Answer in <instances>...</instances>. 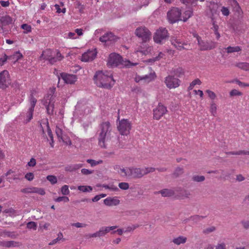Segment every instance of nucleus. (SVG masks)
<instances>
[{
	"instance_id": "nucleus-47",
	"label": "nucleus",
	"mask_w": 249,
	"mask_h": 249,
	"mask_svg": "<svg viewBox=\"0 0 249 249\" xmlns=\"http://www.w3.org/2000/svg\"><path fill=\"white\" fill-rule=\"evenodd\" d=\"M201 84V81L199 79H196L194 80L192 82V83L190 84L188 89L189 90H191L193 89L194 87L196 85H200Z\"/></svg>"
},
{
	"instance_id": "nucleus-15",
	"label": "nucleus",
	"mask_w": 249,
	"mask_h": 249,
	"mask_svg": "<svg viewBox=\"0 0 249 249\" xmlns=\"http://www.w3.org/2000/svg\"><path fill=\"white\" fill-rule=\"evenodd\" d=\"M166 107L160 103L157 108L153 110V117L156 120H159L166 112Z\"/></svg>"
},
{
	"instance_id": "nucleus-21",
	"label": "nucleus",
	"mask_w": 249,
	"mask_h": 249,
	"mask_svg": "<svg viewBox=\"0 0 249 249\" xmlns=\"http://www.w3.org/2000/svg\"><path fill=\"white\" fill-rule=\"evenodd\" d=\"M83 164H75L69 165L65 167V170L66 171L72 172L79 169L80 168L83 167Z\"/></svg>"
},
{
	"instance_id": "nucleus-13",
	"label": "nucleus",
	"mask_w": 249,
	"mask_h": 249,
	"mask_svg": "<svg viewBox=\"0 0 249 249\" xmlns=\"http://www.w3.org/2000/svg\"><path fill=\"white\" fill-rule=\"evenodd\" d=\"M9 84V74L7 70L0 72V88L5 89Z\"/></svg>"
},
{
	"instance_id": "nucleus-50",
	"label": "nucleus",
	"mask_w": 249,
	"mask_h": 249,
	"mask_svg": "<svg viewBox=\"0 0 249 249\" xmlns=\"http://www.w3.org/2000/svg\"><path fill=\"white\" fill-rule=\"evenodd\" d=\"M118 186L120 189L126 190L129 188V184L127 182H121L119 183Z\"/></svg>"
},
{
	"instance_id": "nucleus-60",
	"label": "nucleus",
	"mask_w": 249,
	"mask_h": 249,
	"mask_svg": "<svg viewBox=\"0 0 249 249\" xmlns=\"http://www.w3.org/2000/svg\"><path fill=\"white\" fill-rule=\"evenodd\" d=\"M206 92L208 94V96L211 99H214L216 97L215 94L212 91L210 90H207Z\"/></svg>"
},
{
	"instance_id": "nucleus-12",
	"label": "nucleus",
	"mask_w": 249,
	"mask_h": 249,
	"mask_svg": "<svg viewBox=\"0 0 249 249\" xmlns=\"http://www.w3.org/2000/svg\"><path fill=\"white\" fill-rule=\"evenodd\" d=\"M164 82L166 86L171 89L178 87L180 85V80L173 75H169L165 78Z\"/></svg>"
},
{
	"instance_id": "nucleus-3",
	"label": "nucleus",
	"mask_w": 249,
	"mask_h": 249,
	"mask_svg": "<svg viewBox=\"0 0 249 249\" xmlns=\"http://www.w3.org/2000/svg\"><path fill=\"white\" fill-rule=\"evenodd\" d=\"M55 91V88L50 89L49 92L42 100L43 105L46 107L47 114L50 115H53L54 112L55 100L53 94Z\"/></svg>"
},
{
	"instance_id": "nucleus-28",
	"label": "nucleus",
	"mask_w": 249,
	"mask_h": 249,
	"mask_svg": "<svg viewBox=\"0 0 249 249\" xmlns=\"http://www.w3.org/2000/svg\"><path fill=\"white\" fill-rule=\"evenodd\" d=\"M181 1L188 6L192 7L196 6L197 5V0H180Z\"/></svg>"
},
{
	"instance_id": "nucleus-4",
	"label": "nucleus",
	"mask_w": 249,
	"mask_h": 249,
	"mask_svg": "<svg viewBox=\"0 0 249 249\" xmlns=\"http://www.w3.org/2000/svg\"><path fill=\"white\" fill-rule=\"evenodd\" d=\"M194 36L196 37L200 51L211 50L216 47V43L214 41L202 40L201 37L197 34H195Z\"/></svg>"
},
{
	"instance_id": "nucleus-25",
	"label": "nucleus",
	"mask_w": 249,
	"mask_h": 249,
	"mask_svg": "<svg viewBox=\"0 0 249 249\" xmlns=\"http://www.w3.org/2000/svg\"><path fill=\"white\" fill-rule=\"evenodd\" d=\"M187 241V238L183 236H179L177 238H175L172 242L177 245H179L181 244H184L186 243Z\"/></svg>"
},
{
	"instance_id": "nucleus-45",
	"label": "nucleus",
	"mask_w": 249,
	"mask_h": 249,
	"mask_svg": "<svg viewBox=\"0 0 249 249\" xmlns=\"http://www.w3.org/2000/svg\"><path fill=\"white\" fill-rule=\"evenodd\" d=\"M61 193L64 195H68L70 194L69 187L67 185H65L61 187Z\"/></svg>"
},
{
	"instance_id": "nucleus-23",
	"label": "nucleus",
	"mask_w": 249,
	"mask_h": 249,
	"mask_svg": "<svg viewBox=\"0 0 249 249\" xmlns=\"http://www.w3.org/2000/svg\"><path fill=\"white\" fill-rule=\"evenodd\" d=\"M162 196L169 197L173 196L175 195V192L173 190L168 189H164L159 192Z\"/></svg>"
},
{
	"instance_id": "nucleus-53",
	"label": "nucleus",
	"mask_w": 249,
	"mask_h": 249,
	"mask_svg": "<svg viewBox=\"0 0 249 249\" xmlns=\"http://www.w3.org/2000/svg\"><path fill=\"white\" fill-rule=\"evenodd\" d=\"M104 230L106 234L109 232L110 231L114 230L118 228L117 226H113L110 227H102Z\"/></svg>"
},
{
	"instance_id": "nucleus-49",
	"label": "nucleus",
	"mask_w": 249,
	"mask_h": 249,
	"mask_svg": "<svg viewBox=\"0 0 249 249\" xmlns=\"http://www.w3.org/2000/svg\"><path fill=\"white\" fill-rule=\"evenodd\" d=\"M34 193H37L40 195H44L45 192L43 189L39 188L36 187H33Z\"/></svg>"
},
{
	"instance_id": "nucleus-5",
	"label": "nucleus",
	"mask_w": 249,
	"mask_h": 249,
	"mask_svg": "<svg viewBox=\"0 0 249 249\" xmlns=\"http://www.w3.org/2000/svg\"><path fill=\"white\" fill-rule=\"evenodd\" d=\"M181 11L177 7H173L170 10L167 14V17L169 22L173 24L179 20H181Z\"/></svg>"
},
{
	"instance_id": "nucleus-9",
	"label": "nucleus",
	"mask_w": 249,
	"mask_h": 249,
	"mask_svg": "<svg viewBox=\"0 0 249 249\" xmlns=\"http://www.w3.org/2000/svg\"><path fill=\"white\" fill-rule=\"evenodd\" d=\"M123 61V57L120 54L112 53L109 56L107 65L111 68L116 67L122 64Z\"/></svg>"
},
{
	"instance_id": "nucleus-6",
	"label": "nucleus",
	"mask_w": 249,
	"mask_h": 249,
	"mask_svg": "<svg viewBox=\"0 0 249 249\" xmlns=\"http://www.w3.org/2000/svg\"><path fill=\"white\" fill-rule=\"evenodd\" d=\"M135 35L141 38L142 42H146L150 38L151 33L149 30L144 26L138 27L135 31Z\"/></svg>"
},
{
	"instance_id": "nucleus-19",
	"label": "nucleus",
	"mask_w": 249,
	"mask_h": 249,
	"mask_svg": "<svg viewBox=\"0 0 249 249\" xmlns=\"http://www.w3.org/2000/svg\"><path fill=\"white\" fill-rule=\"evenodd\" d=\"M104 203L108 206H117L120 204V201L115 197H108L104 200Z\"/></svg>"
},
{
	"instance_id": "nucleus-17",
	"label": "nucleus",
	"mask_w": 249,
	"mask_h": 249,
	"mask_svg": "<svg viewBox=\"0 0 249 249\" xmlns=\"http://www.w3.org/2000/svg\"><path fill=\"white\" fill-rule=\"evenodd\" d=\"M171 43L175 46L178 50L180 51L182 50H189L190 45L185 42H182L178 39L172 38Z\"/></svg>"
},
{
	"instance_id": "nucleus-18",
	"label": "nucleus",
	"mask_w": 249,
	"mask_h": 249,
	"mask_svg": "<svg viewBox=\"0 0 249 249\" xmlns=\"http://www.w3.org/2000/svg\"><path fill=\"white\" fill-rule=\"evenodd\" d=\"M61 75L62 79L67 84H72L77 80V77L75 75L62 73Z\"/></svg>"
},
{
	"instance_id": "nucleus-54",
	"label": "nucleus",
	"mask_w": 249,
	"mask_h": 249,
	"mask_svg": "<svg viewBox=\"0 0 249 249\" xmlns=\"http://www.w3.org/2000/svg\"><path fill=\"white\" fill-rule=\"evenodd\" d=\"M210 10L212 14L216 13V9L217 8V5L214 3H210V5L209 6Z\"/></svg>"
},
{
	"instance_id": "nucleus-42",
	"label": "nucleus",
	"mask_w": 249,
	"mask_h": 249,
	"mask_svg": "<svg viewBox=\"0 0 249 249\" xmlns=\"http://www.w3.org/2000/svg\"><path fill=\"white\" fill-rule=\"evenodd\" d=\"M34 109H29V110L27 112V117L28 118L26 120V123L29 122L33 118V115L34 112Z\"/></svg>"
},
{
	"instance_id": "nucleus-48",
	"label": "nucleus",
	"mask_w": 249,
	"mask_h": 249,
	"mask_svg": "<svg viewBox=\"0 0 249 249\" xmlns=\"http://www.w3.org/2000/svg\"><path fill=\"white\" fill-rule=\"evenodd\" d=\"M242 95V93L237 89H233L231 90L230 92V96H241Z\"/></svg>"
},
{
	"instance_id": "nucleus-55",
	"label": "nucleus",
	"mask_w": 249,
	"mask_h": 249,
	"mask_svg": "<svg viewBox=\"0 0 249 249\" xmlns=\"http://www.w3.org/2000/svg\"><path fill=\"white\" fill-rule=\"evenodd\" d=\"M235 82L239 86L242 87H249V84L242 82L241 81H239L238 79L234 80L233 81H232V82Z\"/></svg>"
},
{
	"instance_id": "nucleus-63",
	"label": "nucleus",
	"mask_w": 249,
	"mask_h": 249,
	"mask_svg": "<svg viewBox=\"0 0 249 249\" xmlns=\"http://www.w3.org/2000/svg\"><path fill=\"white\" fill-rule=\"evenodd\" d=\"M81 173L85 175H88L89 174H92L93 173V170H89L87 169L83 168L81 170Z\"/></svg>"
},
{
	"instance_id": "nucleus-27",
	"label": "nucleus",
	"mask_w": 249,
	"mask_h": 249,
	"mask_svg": "<svg viewBox=\"0 0 249 249\" xmlns=\"http://www.w3.org/2000/svg\"><path fill=\"white\" fill-rule=\"evenodd\" d=\"M227 53H232L234 52H238L241 51V48L239 46L231 47L229 46L225 48Z\"/></svg>"
},
{
	"instance_id": "nucleus-51",
	"label": "nucleus",
	"mask_w": 249,
	"mask_h": 249,
	"mask_svg": "<svg viewBox=\"0 0 249 249\" xmlns=\"http://www.w3.org/2000/svg\"><path fill=\"white\" fill-rule=\"evenodd\" d=\"M156 170V168L153 167H147L145 168H143V176L147 174L148 173L153 172Z\"/></svg>"
},
{
	"instance_id": "nucleus-22",
	"label": "nucleus",
	"mask_w": 249,
	"mask_h": 249,
	"mask_svg": "<svg viewBox=\"0 0 249 249\" xmlns=\"http://www.w3.org/2000/svg\"><path fill=\"white\" fill-rule=\"evenodd\" d=\"M106 235L105 232L104 231V229L102 227L100 230L96 231V232L92 234H89L86 236L91 238V237H100L101 236H104Z\"/></svg>"
},
{
	"instance_id": "nucleus-52",
	"label": "nucleus",
	"mask_w": 249,
	"mask_h": 249,
	"mask_svg": "<svg viewBox=\"0 0 249 249\" xmlns=\"http://www.w3.org/2000/svg\"><path fill=\"white\" fill-rule=\"evenodd\" d=\"M181 192L180 193V195L182 197H188L189 196L191 195L190 192L186 190H181Z\"/></svg>"
},
{
	"instance_id": "nucleus-32",
	"label": "nucleus",
	"mask_w": 249,
	"mask_h": 249,
	"mask_svg": "<svg viewBox=\"0 0 249 249\" xmlns=\"http://www.w3.org/2000/svg\"><path fill=\"white\" fill-rule=\"evenodd\" d=\"M47 133H48V136L50 137L51 141V142H50V145L52 147H53L54 141H53V135L52 130L49 126L48 123H47Z\"/></svg>"
},
{
	"instance_id": "nucleus-2",
	"label": "nucleus",
	"mask_w": 249,
	"mask_h": 249,
	"mask_svg": "<svg viewBox=\"0 0 249 249\" xmlns=\"http://www.w3.org/2000/svg\"><path fill=\"white\" fill-rule=\"evenodd\" d=\"M101 132L99 134L98 143L102 148H106L107 145L113 137L111 136V127L109 122H104L100 125Z\"/></svg>"
},
{
	"instance_id": "nucleus-58",
	"label": "nucleus",
	"mask_w": 249,
	"mask_h": 249,
	"mask_svg": "<svg viewBox=\"0 0 249 249\" xmlns=\"http://www.w3.org/2000/svg\"><path fill=\"white\" fill-rule=\"evenodd\" d=\"M130 167H128L126 168H122L120 169L122 173H124V175L123 176H127L129 177Z\"/></svg>"
},
{
	"instance_id": "nucleus-24",
	"label": "nucleus",
	"mask_w": 249,
	"mask_h": 249,
	"mask_svg": "<svg viewBox=\"0 0 249 249\" xmlns=\"http://www.w3.org/2000/svg\"><path fill=\"white\" fill-rule=\"evenodd\" d=\"M206 217V216H200L199 215H194L188 218V220L192 221L194 224H198L202 219Z\"/></svg>"
},
{
	"instance_id": "nucleus-8",
	"label": "nucleus",
	"mask_w": 249,
	"mask_h": 249,
	"mask_svg": "<svg viewBox=\"0 0 249 249\" xmlns=\"http://www.w3.org/2000/svg\"><path fill=\"white\" fill-rule=\"evenodd\" d=\"M167 37H168L167 30L165 28H160L155 34L154 40L157 43L161 44Z\"/></svg>"
},
{
	"instance_id": "nucleus-20",
	"label": "nucleus",
	"mask_w": 249,
	"mask_h": 249,
	"mask_svg": "<svg viewBox=\"0 0 249 249\" xmlns=\"http://www.w3.org/2000/svg\"><path fill=\"white\" fill-rule=\"evenodd\" d=\"M20 245L21 244L19 242L14 241H0V246L7 248L19 247Z\"/></svg>"
},
{
	"instance_id": "nucleus-62",
	"label": "nucleus",
	"mask_w": 249,
	"mask_h": 249,
	"mask_svg": "<svg viewBox=\"0 0 249 249\" xmlns=\"http://www.w3.org/2000/svg\"><path fill=\"white\" fill-rule=\"evenodd\" d=\"M55 133H56V134L57 136V137L58 138H61V139H62V130L61 129H60L59 127H56V129H55Z\"/></svg>"
},
{
	"instance_id": "nucleus-46",
	"label": "nucleus",
	"mask_w": 249,
	"mask_h": 249,
	"mask_svg": "<svg viewBox=\"0 0 249 249\" xmlns=\"http://www.w3.org/2000/svg\"><path fill=\"white\" fill-rule=\"evenodd\" d=\"M69 198L67 196H59L54 199V201L56 202H61L64 201V202H68L69 201Z\"/></svg>"
},
{
	"instance_id": "nucleus-44",
	"label": "nucleus",
	"mask_w": 249,
	"mask_h": 249,
	"mask_svg": "<svg viewBox=\"0 0 249 249\" xmlns=\"http://www.w3.org/2000/svg\"><path fill=\"white\" fill-rule=\"evenodd\" d=\"M231 5L233 6L234 7V8L236 9V10L238 12H239V11L241 10V9L239 6V3L236 1V0H233L231 1Z\"/></svg>"
},
{
	"instance_id": "nucleus-34",
	"label": "nucleus",
	"mask_w": 249,
	"mask_h": 249,
	"mask_svg": "<svg viewBox=\"0 0 249 249\" xmlns=\"http://www.w3.org/2000/svg\"><path fill=\"white\" fill-rule=\"evenodd\" d=\"M183 172V169L182 168L178 167L175 169L174 172L173 173V176L175 178H178L180 175H182Z\"/></svg>"
},
{
	"instance_id": "nucleus-7",
	"label": "nucleus",
	"mask_w": 249,
	"mask_h": 249,
	"mask_svg": "<svg viewBox=\"0 0 249 249\" xmlns=\"http://www.w3.org/2000/svg\"><path fill=\"white\" fill-rule=\"evenodd\" d=\"M14 21L8 15L2 16L0 18V27L3 33L7 34L11 30L10 26L14 24Z\"/></svg>"
},
{
	"instance_id": "nucleus-29",
	"label": "nucleus",
	"mask_w": 249,
	"mask_h": 249,
	"mask_svg": "<svg viewBox=\"0 0 249 249\" xmlns=\"http://www.w3.org/2000/svg\"><path fill=\"white\" fill-rule=\"evenodd\" d=\"M172 72L174 74L173 76H176L177 77H180L183 75L184 71L181 68L178 67L176 69H174L172 70Z\"/></svg>"
},
{
	"instance_id": "nucleus-10",
	"label": "nucleus",
	"mask_w": 249,
	"mask_h": 249,
	"mask_svg": "<svg viewBox=\"0 0 249 249\" xmlns=\"http://www.w3.org/2000/svg\"><path fill=\"white\" fill-rule=\"evenodd\" d=\"M117 128L121 135H127L129 133L131 125L128 120L122 119L119 122V124Z\"/></svg>"
},
{
	"instance_id": "nucleus-11",
	"label": "nucleus",
	"mask_w": 249,
	"mask_h": 249,
	"mask_svg": "<svg viewBox=\"0 0 249 249\" xmlns=\"http://www.w3.org/2000/svg\"><path fill=\"white\" fill-rule=\"evenodd\" d=\"M55 52L51 49H46L42 52L40 56V59L47 60L49 61V63L52 65L57 61L58 60V59L55 57Z\"/></svg>"
},
{
	"instance_id": "nucleus-59",
	"label": "nucleus",
	"mask_w": 249,
	"mask_h": 249,
	"mask_svg": "<svg viewBox=\"0 0 249 249\" xmlns=\"http://www.w3.org/2000/svg\"><path fill=\"white\" fill-rule=\"evenodd\" d=\"M21 192L23 193H34L33 188H26L21 190Z\"/></svg>"
},
{
	"instance_id": "nucleus-36",
	"label": "nucleus",
	"mask_w": 249,
	"mask_h": 249,
	"mask_svg": "<svg viewBox=\"0 0 249 249\" xmlns=\"http://www.w3.org/2000/svg\"><path fill=\"white\" fill-rule=\"evenodd\" d=\"M205 178L204 176L195 175L192 178V180L195 182H200L205 180Z\"/></svg>"
},
{
	"instance_id": "nucleus-33",
	"label": "nucleus",
	"mask_w": 249,
	"mask_h": 249,
	"mask_svg": "<svg viewBox=\"0 0 249 249\" xmlns=\"http://www.w3.org/2000/svg\"><path fill=\"white\" fill-rule=\"evenodd\" d=\"M78 190L83 192H90L92 190V188L90 186H79Z\"/></svg>"
},
{
	"instance_id": "nucleus-31",
	"label": "nucleus",
	"mask_w": 249,
	"mask_h": 249,
	"mask_svg": "<svg viewBox=\"0 0 249 249\" xmlns=\"http://www.w3.org/2000/svg\"><path fill=\"white\" fill-rule=\"evenodd\" d=\"M193 14V10L192 9H190L187 11H185L183 14V19L182 20L184 22H186L189 18H190Z\"/></svg>"
},
{
	"instance_id": "nucleus-1",
	"label": "nucleus",
	"mask_w": 249,
	"mask_h": 249,
	"mask_svg": "<svg viewBox=\"0 0 249 249\" xmlns=\"http://www.w3.org/2000/svg\"><path fill=\"white\" fill-rule=\"evenodd\" d=\"M93 80L96 85L101 88L110 89L114 85L115 80L111 71H97L93 76Z\"/></svg>"
},
{
	"instance_id": "nucleus-38",
	"label": "nucleus",
	"mask_w": 249,
	"mask_h": 249,
	"mask_svg": "<svg viewBox=\"0 0 249 249\" xmlns=\"http://www.w3.org/2000/svg\"><path fill=\"white\" fill-rule=\"evenodd\" d=\"M216 230V228L214 226H211L208 227L203 230V233L205 234H208Z\"/></svg>"
},
{
	"instance_id": "nucleus-43",
	"label": "nucleus",
	"mask_w": 249,
	"mask_h": 249,
	"mask_svg": "<svg viewBox=\"0 0 249 249\" xmlns=\"http://www.w3.org/2000/svg\"><path fill=\"white\" fill-rule=\"evenodd\" d=\"M90 53H85L82 56L81 60L84 62L91 61L90 57L89 56Z\"/></svg>"
},
{
	"instance_id": "nucleus-37",
	"label": "nucleus",
	"mask_w": 249,
	"mask_h": 249,
	"mask_svg": "<svg viewBox=\"0 0 249 249\" xmlns=\"http://www.w3.org/2000/svg\"><path fill=\"white\" fill-rule=\"evenodd\" d=\"M30 102L31 104V107L29 108L34 109L35 107L37 102V100L34 97L33 94H30Z\"/></svg>"
},
{
	"instance_id": "nucleus-39",
	"label": "nucleus",
	"mask_w": 249,
	"mask_h": 249,
	"mask_svg": "<svg viewBox=\"0 0 249 249\" xmlns=\"http://www.w3.org/2000/svg\"><path fill=\"white\" fill-rule=\"evenodd\" d=\"M216 109L217 107L216 104L213 102H212L211 104L210 112L213 116H215Z\"/></svg>"
},
{
	"instance_id": "nucleus-57",
	"label": "nucleus",
	"mask_w": 249,
	"mask_h": 249,
	"mask_svg": "<svg viewBox=\"0 0 249 249\" xmlns=\"http://www.w3.org/2000/svg\"><path fill=\"white\" fill-rule=\"evenodd\" d=\"M95 50H96L94 51H90L87 52V53H90V54H89V55L90 57V59L91 60V61H92L96 57L97 52L95 51Z\"/></svg>"
},
{
	"instance_id": "nucleus-16",
	"label": "nucleus",
	"mask_w": 249,
	"mask_h": 249,
	"mask_svg": "<svg viewBox=\"0 0 249 249\" xmlns=\"http://www.w3.org/2000/svg\"><path fill=\"white\" fill-rule=\"evenodd\" d=\"M129 177L133 178H140L143 176V168L130 167Z\"/></svg>"
},
{
	"instance_id": "nucleus-56",
	"label": "nucleus",
	"mask_w": 249,
	"mask_h": 249,
	"mask_svg": "<svg viewBox=\"0 0 249 249\" xmlns=\"http://www.w3.org/2000/svg\"><path fill=\"white\" fill-rule=\"evenodd\" d=\"M25 178L28 180L31 181L34 178V175L31 172L28 173L25 175Z\"/></svg>"
},
{
	"instance_id": "nucleus-64",
	"label": "nucleus",
	"mask_w": 249,
	"mask_h": 249,
	"mask_svg": "<svg viewBox=\"0 0 249 249\" xmlns=\"http://www.w3.org/2000/svg\"><path fill=\"white\" fill-rule=\"evenodd\" d=\"M222 13L223 15L228 16L230 14V11L228 8L223 7L221 9Z\"/></svg>"
},
{
	"instance_id": "nucleus-26",
	"label": "nucleus",
	"mask_w": 249,
	"mask_h": 249,
	"mask_svg": "<svg viewBox=\"0 0 249 249\" xmlns=\"http://www.w3.org/2000/svg\"><path fill=\"white\" fill-rule=\"evenodd\" d=\"M23 57L22 54L19 51L15 52L12 55L8 56V59L13 60L15 62L18 61Z\"/></svg>"
},
{
	"instance_id": "nucleus-40",
	"label": "nucleus",
	"mask_w": 249,
	"mask_h": 249,
	"mask_svg": "<svg viewBox=\"0 0 249 249\" xmlns=\"http://www.w3.org/2000/svg\"><path fill=\"white\" fill-rule=\"evenodd\" d=\"M46 178L47 179L49 180L52 184H54L57 182V178L54 176L48 175Z\"/></svg>"
},
{
	"instance_id": "nucleus-41",
	"label": "nucleus",
	"mask_w": 249,
	"mask_h": 249,
	"mask_svg": "<svg viewBox=\"0 0 249 249\" xmlns=\"http://www.w3.org/2000/svg\"><path fill=\"white\" fill-rule=\"evenodd\" d=\"M27 228L29 229H33L36 230L37 228V224L35 222L30 221L27 223Z\"/></svg>"
},
{
	"instance_id": "nucleus-14",
	"label": "nucleus",
	"mask_w": 249,
	"mask_h": 249,
	"mask_svg": "<svg viewBox=\"0 0 249 249\" xmlns=\"http://www.w3.org/2000/svg\"><path fill=\"white\" fill-rule=\"evenodd\" d=\"M119 38L112 32H109L106 33L99 38V40L102 42L106 43L110 42V43L116 42Z\"/></svg>"
},
{
	"instance_id": "nucleus-35",
	"label": "nucleus",
	"mask_w": 249,
	"mask_h": 249,
	"mask_svg": "<svg viewBox=\"0 0 249 249\" xmlns=\"http://www.w3.org/2000/svg\"><path fill=\"white\" fill-rule=\"evenodd\" d=\"M156 77V74L155 72H151L148 75H145L143 77L142 79L147 80L148 82L154 80Z\"/></svg>"
},
{
	"instance_id": "nucleus-30",
	"label": "nucleus",
	"mask_w": 249,
	"mask_h": 249,
	"mask_svg": "<svg viewBox=\"0 0 249 249\" xmlns=\"http://www.w3.org/2000/svg\"><path fill=\"white\" fill-rule=\"evenodd\" d=\"M236 66L239 68L245 71H249V63L247 62H240L237 63Z\"/></svg>"
},
{
	"instance_id": "nucleus-61",
	"label": "nucleus",
	"mask_w": 249,
	"mask_h": 249,
	"mask_svg": "<svg viewBox=\"0 0 249 249\" xmlns=\"http://www.w3.org/2000/svg\"><path fill=\"white\" fill-rule=\"evenodd\" d=\"M87 225L86 224L79 223V222H77V223H73L72 224V226H74V227H75L76 228L86 227L87 226Z\"/></svg>"
}]
</instances>
